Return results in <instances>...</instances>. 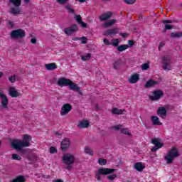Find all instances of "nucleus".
Here are the masks:
<instances>
[{
    "mask_svg": "<svg viewBox=\"0 0 182 182\" xmlns=\"http://www.w3.org/2000/svg\"><path fill=\"white\" fill-rule=\"evenodd\" d=\"M81 39H82V41H81V43H82V45L87 43V38L86 37H82Z\"/></svg>",
    "mask_w": 182,
    "mask_h": 182,
    "instance_id": "obj_47",
    "label": "nucleus"
},
{
    "mask_svg": "<svg viewBox=\"0 0 182 182\" xmlns=\"http://www.w3.org/2000/svg\"><path fill=\"white\" fill-rule=\"evenodd\" d=\"M64 8L67 9L70 14H75V9H73L70 4L64 6Z\"/></svg>",
    "mask_w": 182,
    "mask_h": 182,
    "instance_id": "obj_34",
    "label": "nucleus"
},
{
    "mask_svg": "<svg viewBox=\"0 0 182 182\" xmlns=\"http://www.w3.org/2000/svg\"><path fill=\"white\" fill-rule=\"evenodd\" d=\"M32 141V136L29 134H24L23 140L15 139L11 142V146L15 150H21L23 147H29Z\"/></svg>",
    "mask_w": 182,
    "mask_h": 182,
    "instance_id": "obj_1",
    "label": "nucleus"
},
{
    "mask_svg": "<svg viewBox=\"0 0 182 182\" xmlns=\"http://www.w3.org/2000/svg\"><path fill=\"white\" fill-rule=\"evenodd\" d=\"M79 2L83 3V2H86L87 0H78Z\"/></svg>",
    "mask_w": 182,
    "mask_h": 182,
    "instance_id": "obj_58",
    "label": "nucleus"
},
{
    "mask_svg": "<svg viewBox=\"0 0 182 182\" xmlns=\"http://www.w3.org/2000/svg\"><path fill=\"white\" fill-rule=\"evenodd\" d=\"M122 65H123V60H122V59H118L114 63L113 68L115 69V70H119L120 68H122Z\"/></svg>",
    "mask_w": 182,
    "mask_h": 182,
    "instance_id": "obj_20",
    "label": "nucleus"
},
{
    "mask_svg": "<svg viewBox=\"0 0 182 182\" xmlns=\"http://www.w3.org/2000/svg\"><path fill=\"white\" fill-rule=\"evenodd\" d=\"M113 15V13L112 11H107L103 14H102L100 17L99 19L100 22H105V21H107V19H110Z\"/></svg>",
    "mask_w": 182,
    "mask_h": 182,
    "instance_id": "obj_15",
    "label": "nucleus"
},
{
    "mask_svg": "<svg viewBox=\"0 0 182 182\" xmlns=\"http://www.w3.org/2000/svg\"><path fill=\"white\" fill-rule=\"evenodd\" d=\"M10 4H12L14 6H21V0H9Z\"/></svg>",
    "mask_w": 182,
    "mask_h": 182,
    "instance_id": "obj_31",
    "label": "nucleus"
},
{
    "mask_svg": "<svg viewBox=\"0 0 182 182\" xmlns=\"http://www.w3.org/2000/svg\"><path fill=\"white\" fill-rule=\"evenodd\" d=\"M4 76V73L3 72H0V77H2Z\"/></svg>",
    "mask_w": 182,
    "mask_h": 182,
    "instance_id": "obj_57",
    "label": "nucleus"
},
{
    "mask_svg": "<svg viewBox=\"0 0 182 182\" xmlns=\"http://www.w3.org/2000/svg\"><path fill=\"white\" fill-rule=\"evenodd\" d=\"M71 110L72 105H70V104L69 103L65 104L61 107L60 114L61 116H66V114H68V113H69V112H70Z\"/></svg>",
    "mask_w": 182,
    "mask_h": 182,
    "instance_id": "obj_11",
    "label": "nucleus"
},
{
    "mask_svg": "<svg viewBox=\"0 0 182 182\" xmlns=\"http://www.w3.org/2000/svg\"><path fill=\"white\" fill-rule=\"evenodd\" d=\"M151 120L154 126H161V122H160V120L157 116H152L151 117Z\"/></svg>",
    "mask_w": 182,
    "mask_h": 182,
    "instance_id": "obj_23",
    "label": "nucleus"
},
{
    "mask_svg": "<svg viewBox=\"0 0 182 182\" xmlns=\"http://www.w3.org/2000/svg\"><path fill=\"white\" fill-rule=\"evenodd\" d=\"M173 28H174V26H173L172 25L170 24H165V28L162 31L163 33L166 32V31H170L171 29H173Z\"/></svg>",
    "mask_w": 182,
    "mask_h": 182,
    "instance_id": "obj_35",
    "label": "nucleus"
},
{
    "mask_svg": "<svg viewBox=\"0 0 182 182\" xmlns=\"http://www.w3.org/2000/svg\"><path fill=\"white\" fill-rule=\"evenodd\" d=\"M0 98L1 99V109H8V105L9 103V100L5 94L0 92Z\"/></svg>",
    "mask_w": 182,
    "mask_h": 182,
    "instance_id": "obj_9",
    "label": "nucleus"
},
{
    "mask_svg": "<svg viewBox=\"0 0 182 182\" xmlns=\"http://www.w3.org/2000/svg\"><path fill=\"white\" fill-rule=\"evenodd\" d=\"M10 13H11L12 15H19L21 14V8L19 7H13L10 9Z\"/></svg>",
    "mask_w": 182,
    "mask_h": 182,
    "instance_id": "obj_26",
    "label": "nucleus"
},
{
    "mask_svg": "<svg viewBox=\"0 0 182 182\" xmlns=\"http://www.w3.org/2000/svg\"><path fill=\"white\" fill-rule=\"evenodd\" d=\"M45 68L47 70H55V69H58V65H56V63H51L46 64Z\"/></svg>",
    "mask_w": 182,
    "mask_h": 182,
    "instance_id": "obj_24",
    "label": "nucleus"
},
{
    "mask_svg": "<svg viewBox=\"0 0 182 182\" xmlns=\"http://www.w3.org/2000/svg\"><path fill=\"white\" fill-rule=\"evenodd\" d=\"M163 46H164V43H160L159 50H160V48H163Z\"/></svg>",
    "mask_w": 182,
    "mask_h": 182,
    "instance_id": "obj_55",
    "label": "nucleus"
},
{
    "mask_svg": "<svg viewBox=\"0 0 182 182\" xmlns=\"http://www.w3.org/2000/svg\"><path fill=\"white\" fill-rule=\"evenodd\" d=\"M117 49L119 52H123L124 50H126V49H129V45L124 44L119 46Z\"/></svg>",
    "mask_w": 182,
    "mask_h": 182,
    "instance_id": "obj_30",
    "label": "nucleus"
},
{
    "mask_svg": "<svg viewBox=\"0 0 182 182\" xmlns=\"http://www.w3.org/2000/svg\"><path fill=\"white\" fill-rule=\"evenodd\" d=\"M180 154H178V151H177V149L172 148L170 151L165 156L164 159L167 163V164H171L173 163V159H176L178 157Z\"/></svg>",
    "mask_w": 182,
    "mask_h": 182,
    "instance_id": "obj_3",
    "label": "nucleus"
},
{
    "mask_svg": "<svg viewBox=\"0 0 182 182\" xmlns=\"http://www.w3.org/2000/svg\"><path fill=\"white\" fill-rule=\"evenodd\" d=\"M9 80L11 83H14L15 80H16V75H13L11 77H9Z\"/></svg>",
    "mask_w": 182,
    "mask_h": 182,
    "instance_id": "obj_46",
    "label": "nucleus"
},
{
    "mask_svg": "<svg viewBox=\"0 0 182 182\" xmlns=\"http://www.w3.org/2000/svg\"><path fill=\"white\" fill-rule=\"evenodd\" d=\"M121 133H122V134L130 136V132H129V129L127 128L121 129Z\"/></svg>",
    "mask_w": 182,
    "mask_h": 182,
    "instance_id": "obj_41",
    "label": "nucleus"
},
{
    "mask_svg": "<svg viewBox=\"0 0 182 182\" xmlns=\"http://www.w3.org/2000/svg\"><path fill=\"white\" fill-rule=\"evenodd\" d=\"M117 22L116 19H112L109 21L105 22L103 25L104 28H109V26H112V25H114Z\"/></svg>",
    "mask_w": 182,
    "mask_h": 182,
    "instance_id": "obj_28",
    "label": "nucleus"
},
{
    "mask_svg": "<svg viewBox=\"0 0 182 182\" xmlns=\"http://www.w3.org/2000/svg\"><path fill=\"white\" fill-rule=\"evenodd\" d=\"M104 1H106L107 2H110V0H104Z\"/></svg>",
    "mask_w": 182,
    "mask_h": 182,
    "instance_id": "obj_63",
    "label": "nucleus"
},
{
    "mask_svg": "<svg viewBox=\"0 0 182 182\" xmlns=\"http://www.w3.org/2000/svg\"><path fill=\"white\" fill-rule=\"evenodd\" d=\"M74 18L77 22V23L81 25V26L82 28H87V24H86V23H85V22L82 21V16L80 15H75Z\"/></svg>",
    "mask_w": 182,
    "mask_h": 182,
    "instance_id": "obj_19",
    "label": "nucleus"
},
{
    "mask_svg": "<svg viewBox=\"0 0 182 182\" xmlns=\"http://www.w3.org/2000/svg\"><path fill=\"white\" fill-rule=\"evenodd\" d=\"M9 95L11 97H18V96H19V92H18V91H16L15 87H11L9 89Z\"/></svg>",
    "mask_w": 182,
    "mask_h": 182,
    "instance_id": "obj_22",
    "label": "nucleus"
},
{
    "mask_svg": "<svg viewBox=\"0 0 182 182\" xmlns=\"http://www.w3.org/2000/svg\"><path fill=\"white\" fill-rule=\"evenodd\" d=\"M70 147V139L69 138H65L61 141L60 149L62 151H66Z\"/></svg>",
    "mask_w": 182,
    "mask_h": 182,
    "instance_id": "obj_10",
    "label": "nucleus"
},
{
    "mask_svg": "<svg viewBox=\"0 0 182 182\" xmlns=\"http://www.w3.org/2000/svg\"><path fill=\"white\" fill-rule=\"evenodd\" d=\"M128 43L129 48H132L134 45V41H133V40H129Z\"/></svg>",
    "mask_w": 182,
    "mask_h": 182,
    "instance_id": "obj_48",
    "label": "nucleus"
},
{
    "mask_svg": "<svg viewBox=\"0 0 182 182\" xmlns=\"http://www.w3.org/2000/svg\"><path fill=\"white\" fill-rule=\"evenodd\" d=\"M60 5H63L65 4H68L69 2V0H56Z\"/></svg>",
    "mask_w": 182,
    "mask_h": 182,
    "instance_id": "obj_44",
    "label": "nucleus"
},
{
    "mask_svg": "<svg viewBox=\"0 0 182 182\" xmlns=\"http://www.w3.org/2000/svg\"><path fill=\"white\" fill-rule=\"evenodd\" d=\"M171 58L168 55H165L162 58V68L164 70H171V65H170Z\"/></svg>",
    "mask_w": 182,
    "mask_h": 182,
    "instance_id": "obj_6",
    "label": "nucleus"
},
{
    "mask_svg": "<svg viewBox=\"0 0 182 182\" xmlns=\"http://www.w3.org/2000/svg\"><path fill=\"white\" fill-rule=\"evenodd\" d=\"M69 88L70 90H75V92H78L80 95H82V91H80V87L77 86L75 83L72 82V80H70V82L68 84Z\"/></svg>",
    "mask_w": 182,
    "mask_h": 182,
    "instance_id": "obj_17",
    "label": "nucleus"
},
{
    "mask_svg": "<svg viewBox=\"0 0 182 182\" xmlns=\"http://www.w3.org/2000/svg\"><path fill=\"white\" fill-rule=\"evenodd\" d=\"M63 163L66 164V169L70 171L73 169L72 164H75V156L71 154H66L63 156Z\"/></svg>",
    "mask_w": 182,
    "mask_h": 182,
    "instance_id": "obj_2",
    "label": "nucleus"
},
{
    "mask_svg": "<svg viewBox=\"0 0 182 182\" xmlns=\"http://www.w3.org/2000/svg\"><path fill=\"white\" fill-rule=\"evenodd\" d=\"M116 171V169L113 168H102L98 169V171L95 173V177L97 180V181H100V176H107L108 174H112V173H114Z\"/></svg>",
    "mask_w": 182,
    "mask_h": 182,
    "instance_id": "obj_4",
    "label": "nucleus"
},
{
    "mask_svg": "<svg viewBox=\"0 0 182 182\" xmlns=\"http://www.w3.org/2000/svg\"><path fill=\"white\" fill-rule=\"evenodd\" d=\"M50 153L51 154H55V153H58V149H56V148L51 146L50 147Z\"/></svg>",
    "mask_w": 182,
    "mask_h": 182,
    "instance_id": "obj_42",
    "label": "nucleus"
},
{
    "mask_svg": "<svg viewBox=\"0 0 182 182\" xmlns=\"http://www.w3.org/2000/svg\"><path fill=\"white\" fill-rule=\"evenodd\" d=\"M91 57H92V54L87 53L86 55H82L81 57V60L83 61L89 60V59H90Z\"/></svg>",
    "mask_w": 182,
    "mask_h": 182,
    "instance_id": "obj_36",
    "label": "nucleus"
},
{
    "mask_svg": "<svg viewBox=\"0 0 182 182\" xmlns=\"http://www.w3.org/2000/svg\"><path fill=\"white\" fill-rule=\"evenodd\" d=\"M69 83H70V80L65 77L59 78L57 82V85L60 87H63V86H69Z\"/></svg>",
    "mask_w": 182,
    "mask_h": 182,
    "instance_id": "obj_12",
    "label": "nucleus"
},
{
    "mask_svg": "<svg viewBox=\"0 0 182 182\" xmlns=\"http://www.w3.org/2000/svg\"><path fill=\"white\" fill-rule=\"evenodd\" d=\"M11 159H12V160H18V161L22 160V157H21V156H19L16 154H13Z\"/></svg>",
    "mask_w": 182,
    "mask_h": 182,
    "instance_id": "obj_38",
    "label": "nucleus"
},
{
    "mask_svg": "<svg viewBox=\"0 0 182 182\" xmlns=\"http://www.w3.org/2000/svg\"><path fill=\"white\" fill-rule=\"evenodd\" d=\"M107 164V160L104 159H98V164H100V166H105Z\"/></svg>",
    "mask_w": 182,
    "mask_h": 182,
    "instance_id": "obj_39",
    "label": "nucleus"
},
{
    "mask_svg": "<svg viewBox=\"0 0 182 182\" xmlns=\"http://www.w3.org/2000/svg\"><path fill=\"white\" fill-rule=\"evenodd\" d=\"M158 116L162 119H165L167 116V109L164 107H159L156 111Z\"/></svg>",
    "mask_w": 182,
    "mask_h": 182,
    "instance_id": "obj_14",
    "label": "nucleus"
},
{
    "mask_svg": "<svg viewBox=\"0 0 182 182\" xmlns=\"http://www.w3.org/2000/svg\"><path fill=\"white\" fill-rule=\"evenodd\" d=\"M163 96H164V92H163V91L161 90H157L154 92V96H151L150 99L153 101L159 100V99L163 97Z\"/></svg>",
    "mask_w": 182,
    "mask_h": 182,
    "instance_id": "obj_13",
    "label": "nucleus"
},
{
    "mask_svg": "<svg viewBox=\"0 0 182 182\" xmlns=\"http://www.w3.org/2000/svg\"><path fill=\"white\" fill-rule=\"evenodd\" d=\"M105 45H110V42L109 41V40H107V38H104V41H103Z\"/></svg>",
    "mask_w": 182,
    "mask_h": 182,
    "instance_id": "obj_52",
    "label": "nucleus"
},
{
    "mask_svg": "<svg viewBox=\"0 0 182 182\" xmlns=\"http://www.w3.org/2000/svg\"><path fill=\"white\" fill-rule=\"evenodd\" d=\"M113 46H119V39H116L114 43H112Z\"/></svg>",
    "mask_w": 182,
    "mask_h": 182,
    "instance_id": "obj_53",
    "label": "nucleus"
},
{
    "mask_svg": "<svg viewBox=\"0 0 182 182\" xmlns=\"http://www.w3.org/2000/svg\"><path fill=\"white\" fill-rule=\"evenodd\" d=\"M116 177H117V175L112 174V175L108 176L107 178L108 180L113 181V180H114V178H116Z\"/></svg>",
    "mask_w": 182,
    "mask_h": 182,
    "instance_id": "obj_45",
    "label": "nucleus"
},
{
    "mask_svg": "<svg viewBox=\"0 0 182 182\" xmlns=\"http://www.w3.org/2000/svg\"><path fill=\"white\" fill-rule=\"evenodd\" d=\"M119 36H122V38H126V36H129V34L127 33H120Z\"/></svg>",
    "mask_w": 182,
    "mask_h": 182,
    "instance_id": "obj_50",
    "label": "nucleus"
},
{
    "mask_svg": "<svg viewBox=\"0 0 182 182\" xmlns=\"http://www.w3.org/2000/svg\"><path fill=\"white\" fill-rule=\"evenodd\" d=\"M95 109H96L97 110H99V106H97V105H95Z\"/></svg>",
    "mask_w": 182,
    "mask_h": 182,
    "instance_id": "obj_61",
    "label": "nucleus"
},
{
    "mask_svg": "<svg viewBox=\"0 0 182 182\" xmlns=\"http://www.w3.org/2000/svg\"><path fill=\"white\" fill-rule=\"evenodd\" d=\"M117 33H119V28H117L109 29L104 32L105 36H112V35H116Z\"/></svg>",
    "mask_w": 182,
    "mask_h": 182,
    "instance_id": "obj_16",
    "label": "nucleus"
},
{
    "mask_svg": "<svg viewBox=\"0 0 182 182\" xmlns=\"http://www.w3.org/2000/svg\"><path fill=\"white\" fill-rule=\"evenodd\" d=\"M12 182H25V177L23 176H19L13 179Z\"/></svg>",
    "mask_w": 182,
    "mask_h": 182,
    "instance_id": "obj_32",
    "label": "nucleus"
},
{
    "mask_svg": "<svg viewBox=\"0 0 182 182\" xmlns=\"http://www.w3.org/2000/svg\"><path fill=\"white\" fill-rule=\"evenodd\" d=\"M113 128L114 129V130H120V129H122V124L114 126L113 127Z\"/></svg>",
    "mask_w": 182,
    "mask_h": 182,
    "instance_id": "obj_51",
    "label": "nucleus"
},
{
    "mask_svg": "<svg viewBox=\"0 0 182 182\" xmlns=\"http://www.w3.org/2000/svg\"><path fill=\"white\" fill-rule=\"evenodd\" d=\"M77 25L76 24H73L71 26L68 27L64 29V33L65 35H68V36H70L72 33H75V32H77L78 31Z\"/></svg>",
    "mask_w": 182,
    "mask_h": 182,
    "instance_id": "obj_8",
    "label": "nucleus"
},
{
    "mask_svg": "<svg viewBox=\"0 0 182 182\" xmlns=\"http://www.w3.org/2000/svg\"><path fill=\"white\" fill-rule=\"evenodd\" d=\"M141 68L142 70H147L150 69V65L149 63H144L141 65Z\"/></svg>",
    "mask_w": 182,
    "mask_h": 182,
    "instance_id": "obj_37",
    "label": "nucleus"
},
{
    "mask_svg": "<svg viewBox=\"0 0 182 182\" xmlns=\"http://www.w3.org/2000/svg\"><path fill=\"white\" fill-rule=\"evenodd\" d=\"M79 129H87L89 127V122L87 121H80L77 124Z\"/></svg>",
    "mask_w": 182,
    "mask_h": 182,
    "instance_id": "obj_25",
    "label": "nucleus"
},
{
    "mask_svg": "<svg viewBox=\"0 0 182 182\" xmlns=\"http://www.w3.org/2000/svg\"><path fill=\"white\" fill-rule=\"evenodd\" d=\"M125 4H127L128 5H133V4H135L136 0H124Z\"/></svg>",
    "mask_w": 182,
    "mask_h": 182,
    "instance_id": "obj_43",
    "label": "nucleus"
},
{
    "mask_svg": "<svg viewBox=\"0 0 182 182\" xmlns=\"http://www.w3.org/2000/svg\"><path fill=\"white\" fill-rule=\"evenodd\" d=\"M139 80H140V77L139 74H134L128 79V82L132 84L137 83Z\"/></svg>",
    "mask_w": 182,
    "mask_h": 182,
    "instance_id": "obj_18",
    "label": "nucleus"
},
{
    "mask_svg": "<svg viewBox=\"0 0 182 182\" xmlns=\"http://www.w3.org/2000/svg\"><path fill=\"white\" fill-rule=\"evenodd\" d=\"M31 43H33V44L36 43V38H31Z\"/></svg>",
    "mask_w": 182,
    "mask_h": 182,
    "instance_id": "obj_54",
    "label": "nucleus"
},
{
    "mask_svg": "<svg viewBox=\"0 0 182 182\" xmlns=\"http://www.w3.org/2000/svg\"><path fill=\"white\" fill-rule=\"evenodd\" d=\"M152 144H154V146L152 147L151 151L154 153V151H157L159 149H161L163 147V144L160 141V139L154 138L151 139Z\"/></svg>",
    "mask_w": 182,
    "mask_h": 182,
    "instance_id": "obj_7",
    "label": "nucleus"
},
{
    "mask_svg": "<svg viewBox=\"0 0 182 182\" xmlns=\"http://www.w3.org/2000/svg\"><path fill=\"white\" fill-rule=\"evenodd\" d=\"M79 39H81V38H75L74 41H79Z\"/></svg>",
    "mask_w": 182,
    "mask_h": 182,
    "instance_id": "obj_62",
    "label": "nucleus"
},
{
    "mask_svg": "<svg viewBox=\"0 0 182 182\" xmlns=\"http://www.w3.org/2000/svg\"><path fill=\"white\" fill-rule=\"evenodd\" d=\"M162 23H164V24L173 23V21H171V20H164L162 21Z\"/></svg>",
    "mask_w": 182,
    "mask_h": 182,
    "instance_id": "obj_49",
    "label": "nucleus"
},
{
    "mask_svg": "<svg viewBox=\"0 0 182 182\" xmlns=\"http://www.w3.org/2000/svg\"><path fill=\"white\" fill-rule=\"evenodd\" d=\"M156 85H157V81L149 80L145 84V87H153V86H156Z\"/></svg>",
    "mask_w": 182,
    "mask_h": 182,
    "instance_id": "obj_27",
    "label": "nucleus"
},
{
    "mask_svg": "<svg viewBox=\"0 0 182 182\" xmlns=\"http://www.w3.org/2000/svg\"><path fill=\"white\" fill-rule=\"evenodd\" d=\"M25 31L21 28L11 31L10 36L11 39H22L25 38Z\"/></svg>",
    "mask_w": 182,
    "mask_h": 182,
    "instance_id": "obj_5",
    "label": "nucleus"
},
{
    "mask_svg": "<svg viewBox=\"0 0 182 182\" xmlns=\"http://www.w3.org/2000/svg\"><path fill=\"white\" fill-rule=\"evenodd\" d=\"M55 136H60V134L59 132H55Z\"/></svg>",
    "mask_w": 182,
    "mask_h": 182,
    "instance_id": "obj_59",
    "label": "nucleus"
},
{
    "mask_svg": "<svg viewBox=\"0 0 182 182\" xmlns=\"http://www.w3.org/2000/svg\"><path fill=\"white\" fill-rule=\"evenodd\" d=\"M85 151L87 154H90V156H93V151L90 149L88 146H85Z\"/></svg>",
    "mask_w": 182,
    "mask_h": 182,
    "instance_id": "obj_40",
    "label": "nucleus"
},
{
    "mask_svg": "<svg viewBox=\"0 0 182 182\" xmlns=\"http://www.w3.org/2000/svg\"><path fill=\"white\" fill-rule=\"evenodd\" d=\"M54 182H63L61 179H56Z\"/></svg>",
    "mask_w": 182,
    "mask_h": 182,
    "instance_id": "obj_56",
    "label": "nucleus"
},
{
    "mask_svg": "<svg viewBox=\"0 0 182 182\" xmlns=\"http://www.w3.org/2000/svg\"><path fill=\"white\" fill-rule=\"evenodd\" d=\"M134 168L136 171H141L146 168V166H144L141 162H137L134 165Z\"/></svg>",
    "mask_w": 182,
    "mask_h": 182,
    "instance_id": "obj_21",
    "label": "nucleus"
},
{
    "mask_svg": "<svg viewBox=\"0 0 182 182\" xmlns=\"http://www.w3.org/2000/svg\"><path fill=\"white\" fill-rule=\"evenodd\" d=\"M112 114H122L123 113V110L117 108H113L112 109Z\"/></svg>",
    "mask_w": 182,
    "mask_h": 182,
    "instance_id": "obj_33",
    "label": "nucleus"
},
{
    "mask_svg": "<svg viewBox=\"0 0 182 182\" xmlns=\"http://www.w3.org/2000/svg\"><path fill=\"white\" fill-rule=\"evenodd\" d=\"M30 1H31V0H24V2H25L26 4H28Z\"/></svg>",
    "mask_w": 182,
    "mask_h": 182,
    "instance_id": "obj_60",
    "label": "nucleus"
},
{
    "mask_svg": "<svg viewBox=\"0 0 182 182\" xmlns=\"http://www.w3.org/2000/svg\"><path fill=\"white\" fill-rule=\"evenodd\" d=\"M171 38H182V32H173L171 33Z\"/></svg>",
    "mask_w": 182,
    "mask_h": 182,
    "instance_id": "obj_29",
    "label": "nucleus"
}]
</instances>
